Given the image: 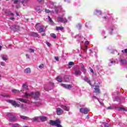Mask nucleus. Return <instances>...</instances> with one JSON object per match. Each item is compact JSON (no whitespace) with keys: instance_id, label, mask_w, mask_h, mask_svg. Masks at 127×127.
Wrapping results in <instances>:
<instances>
[{"instance_id":"f257e3e1","label":"nucleus","mask_w":127,"mask_h":127,"mask_svg":"<svg viewBox=\"0 0 127 127\" xmlns=\"http://www.w3.org/2000/svg\"><path fill=\"white\" fill-rule=\"evenodd\" d=\"M29 96L30 97H32L34 100H38V99H39V97H40V92L39 91H37L35 93L32 92L29 93Z\"/></svg>"},{"instance_id":"f03ea898","label":"nucleus","mask_w":127,"mask_h":127,"mask_svg":"<svg viewBox=\"0 0 127 127\" xmlns=\"http://www.w3.org/2000/svg\"><path fill=\"white\" fill-rule=\"evenodd\" d=\"M6 101L7 102V103H9V104H11L15 108H16V107H17L18 108H19V107H20V105H19V104L16 103V101H15L14 100H7Z\"/></svg>"},{"instance_id":"7ed1b4c3","label":"nucleus","mask_w":127,"mask_h":127,"mask_svg":"<svg viewBox=\"0 0 127 127\" xmlns=\"http://www.w3.org/2000/svg\"><path fill=\"white\" fill-rule=\"evenodd\" d=\"M58 22H63V23H66L67 22L68 20L66 18H64L62 17H58Z\"/></svg>"},{"instance_id":"20e7f679","label":"nucleus","mask_w":127,"mask_h":127,"mask_svg":"<svg viewBox=\"0 0 127 127\" xmlns=\"http://www.w3.org/2000/svg\"><path fill=\"white\" fill-rule=\"evenodd\" d=\"M79 112L80 113H82V114H84V115H87V114H88V112H90V110H89L88 108H80L79 109Z\"/></svg>"},{"instance_id":"39448f33","label":"nucleus","mask_w":127,"mask_h":127,"mask_svg":"<svg viewBox=\"0 0 127 127\" xmlns=\"http://www.w3.org/2000/svg\"><path fill=\"white\" fill-rule=\"evenodd\" d=\"M56 113L58 116H61V115H63V114H64V111L62 109L58 108H57Z\"/></svg>"},{"instance_id":"423d86ee","label":"nucleus","mask_w":127,"mask_h":127,"mask_svg":"<svg viewBox=\"0 0 127 127\" xmlns=\"http://www.w3.org/2000/svg\"><path fill=\"white\" fill-rule=\"evenodd\" d=\"M18 2L19 3H21L22 4L24 3H26V1L25 0H15L14 1V3L15 4Z\"/></svg>"},{"instance_id":"0eeeda50","label":"nucleus","mask_w":127,"mask_h":127,"mask_svg":"<svg viewBox=\"0 0 127 127\" xmlns=\"http://www.w3.org/2000/svg\"><path fill=\"white\" fill-rule=\"evenodd\" d=\"M82 74V72H81V70H80V69H76L74 72V75L75 76H81Z\"/></svg>"},{"instance_id":"6e6552de","label":"nucleus","mask_w":127,"mask_h":127,"mask_svg":"<svg viewBox=\"0 0 127 127\" xmlns=\"http://www.w3.org/2000/svg\"><path fill=\"white\" fill-rule=\"evenodd\" d=\"M62 86L64 88H65V89H71L72 88V85L71 84L66 85L65 84H62Z\"/></svg>"},{"instance_id":"1a4fd4ad","label":"nucleus","mask_w":127,"mask_h":127,"mask_svg":"<svg viewBox=\"0 0 127 127\" xmlns=\"http://www.w3.org/2000/svg\"><path fill=\"white\" fill-rule=\"evenodd\" d=\"M94 90V93H96V94H100V86H99V85L96 86Z\"/></svg>"},{"instance_id":"9d476101","label":"nucleus","mask_w":127,"mask_h":127,"mask_svg":"<svg viewBox=\"0 0 127 127\" xmlns=\"http://www.w3.org/2000/svg\"><path fill=\"white\" fill-rule=\"evenodd\" d=\"M16 100L17 101H19L20 102H21L22 103H27V101H28L26 99H23V98H17Z\"/></svg>"},{"instance_id":"9b49d317","label":"nucleus","mask_w":127,"mask_h":127,"mask_svg":"<svg viewBox=\"0 0 127 127\" xmlns=\"http://www.w3.org/2000/svg\"><path fill=\"white\" fill-rule=\"evenodd\" d=\"M42 7H41V6H38L35 8V10H36V11L38 13L41 12V11H42Z\"/></svg>"},{"instance_id":"f8f14e48","label":"nucleus","mask_w":127,"mask_h":127,"mask_svg":"<svg viewBox=\"0 0 127 127\" xmlns=\"http://www.w3.org/2000/svg\"><path fill=\"white\" fill-rule=\"evenodd\" d=\"M39 119L41 122H46L47 121V117H40Z\"/></svg>"},{"instance_id":"ddd939ff","label":"nucleus","mask_w":127,"mask_h":127,"mask_svg":"<svg viewBox=\"0 0 127 127\" xmlns=\"http://www.w3.org/2000/svg\"><path fill=\"white\" fill-rule=\"evenodd\" d=\"M81 68L82 69V72L85 74V73L87 72V70H86V68H85V66H84V64H81Z\"/></svg>"},{"instance_id":"4468645a","label":"nucleus","mask_w":127,"mask_h":127,"mask_svg":"<svg viewBox=\"0 0 127 127\" xmlns=\"http://www.w3.org/2000/svg\"><path fill=\"white\" fill-rule=\"evenodd\" d=\"M23 89L21 90L20 92H22L24 91V90H28V86H27V85H26L25 84H23Z\"/></svg>"},{"instance_id":"2eb2a0df","label":"nucleus","mask_w":127,"mask_h":127,"mask_svg":"<svg viewBox=\"0 0 127 127\" xmlns=\"http://www.w3.org/2000/svg\"><path fill=\"white\" fill-rule=\"evenodd\" d=\"M120 62H121V63H122V64L123 65H126V64H127V60L121 59L120 60Z\"/></svg>"},{"instance_id":"dca6fc26","label":"nucleus","mask_w":127,"mask_h":127,"mask_svg":"<svg viewBox=\"0 0 127 127\" xmlns=\"http://www.w3.org/2000/svg\"><path fill=\"white\" fill-rule=\"evenodd\" d=\"M19 26H15L14 28H10V29H12V30H13L14 31H17V30H19Z\"/></svg>"},{"instance_id":"f3484780","label":"nucleus","mask_w":127,"mask_h":127,"mask_svg":"<svg viewBox=\"0 0 127 127\" xmlns=\"http://www.w3.org/2000/svg\"><path fill=\"white\" fill-rule=\"evenodd\" d=\"M61 108H62V109L64 110H65V111H66V112H69V108H68V107H67L66 106L62 105Z\"/></svg>"},{"instance_id":"a211bd4d","label":"nucleus","mask_w":127,"mask_h":127,"mask_svg":"<svg viewBox=\"0 0 127 127\" xmlns=\"http://www.w3.org/2000/svg\"><path fill=\"white\" fill-rule=\"evenodd\" d=\"M61 108H62V109L64 110H65V111H66V112H69V108H68V107H67L66 106L62 105Z\"/></svg>"},{"instance_id":"6ab92c4d","label":"nucleus","mask_w":127,"mask_h":127,"mask_svg":"<svg viewBox=\"0 0 127 127\" xmlns=\"http://www.w3.org/2000/svg\"><path fill=\"white\" fill-rule=\"evenodd\" d=\"M81 49L83 50V52H87V49H88V46L85 45L84 47H81Z\"/></svg>"},{"instance_id":"aec40b11","label":"nucleus","mask_w":127,"mask_h":127,"mask_svg":"<svg viewBox=\"0 0 127 127\" xmlns=\"http://www.w3.org/2000/svg\"><path fill=\"white\" fill-rule=\"evenodd\" d=\"M84 81H85V82H87V83H88V84H91V81L89 80V79L87 77H85L84 78Z\"/></svg>"},{"instance_id":"412c9836","label":"nucleus","mask_w":127,"mask_h":127,"mask_svg":"<svg viewBox=\"0 0 127 127\" xmlns=\"http://www.w3.org/2000/svg\"><path fill=\"white\" fill-rule=\"evenodd\" d=\"M31 72V70H30V68H27L24 70V73H29Z\"/></svg>"},{"instance_id":"4be33fe9","label":"nucleus","mask_w":127,"mask_h":127,"mask_svg":"<svg viewBox=\"0 0 127 127\" xmlns=\"http://www.w3.org/2000/svg\"><path fill=\"white\" fill-rule=\"evenodd\" d=\"M1 57L4 61H6V60H7V59H6V56L4 55H1Z\"/></svg>"},{"instance_id":"5701e85b","label":"nucleus","mask_w":127,"mask_h":127,"mask_svg":"<svg viewBox=\"0 0 127 127\" xmlns=\"http://www.w3.org/2000/svg\"><path fill=\"white\" fill-rule=\"evenodd\" d=\"M20 117L22 120H28V119H29V117H27L26 116H20Z\"/></svg>"},{"instance_id":"b1692460","label":"nucleus","mask_w":127,"mask_h":127,"mask_svg":"<svg viewBox=\"0 0 127 127\" xmlns=\"http://www.w3.org/2000/svg\"><path fill=\"white\" fill-rule=\"evenodd\" d=\"M56 30L58 31V30H64V28H63V27H60V26H57L56 27Z\"/></svg>"},{"instance_id":"393cba45","label":"nucleus","mask_w":127,"mask_h":127,"mask_svg":"<svg viewBox=\"0 0 127 127\" xmlns=\"http://www.w3.org/2000/svg\"><path fill=\"white\" fill-rule=\"evenodd\" d=\"M10 121L11 122H15V121H16V118H15V117L13 116L12 117H11L10 118Z\"/></svg>"},{"instance_id":"a878e982","label":"nucleus","mask_w":127,"mask_h":127,"mask_svg":"<svg viewBox=\"0 0 127 127\" xmlns=\"http://www.w3.org/2000/svg\"><path fill=\"white\" fill-rule=\"evenodd\" d=\"M57 81H58V82H59L60 83H61V82H62L63 80L61 77L58 76L57 77Z\"/></svg>"},{"instance_id":"bb28decb","label":"nucleus","mask_w":127,"mask_h":127,"mask_svg":"<svg viewBox=\"0 0 127 127\" xmlns=\"http://www.w3.org/2000/svg\"><path fill=\"white\" fill-rule=\"evenodd\" d=\"M43 26H40V32H44V30L43 29Z\"/></svg>"},{"instance_id":"cd10ccee","label":"nucleus","mask_w":127,"mask_h":127,"mask_svg":"<svg viewBox=\"0 0 127 127\" xmlns=\"http://www.w3.org/2000/svg\"><path fill=\"white\" fill-rule=\"evenodd\" d=\"M40 26H43L42 25H41V24L40 23H38L36 24L35 27L37 28H40Z\"/></svg>"},{"instance_id":"c85d7f7f","label":"nucleus","mask_w":127,"mask_h":127,"mask_svg":"<svg viewBox=\"0 0 127 127\" xmlns=\"http://www.w3.org/2000/svg\"><path fill=\"white\" fill-rule=\"evenodd\" d=\"M50 35L51 37L54 38V39H56V38H57V37L56 36V35H55V34H51Z\"/></svg>"},{"instance_id":"c756f323","label":"nucleus","mask_w":127,"mask_h":127,"mask_svg":"<svg viewBox=\"0 0 127 127\" xmlns=\"http://www.w3.org/2000/svg\"><path fill=\"white\" fill-rule=\"evenodd\" d=\"M45 12L47 13H50V12H53V11H50L49 9H45Z\"/></svg>"},{"instance_id":"7c9ffc66","label":"nucleus","mask_w":127,"mask_h":127,"mask_svg":"<svg viewBox=\"0 0 127 127\" xmlns=\"http://www.w3.org/2000/svg\"><path fill=\"white\" fill-rule=\"evenodd\" d=\"M68 65L69 66H73L75 65V63H74V62H70L69 63H68Z\"/></svg>"},{"instance_id":"2f4dec72","label":"nucleus","mask_w":127,"mask_h":127,"mask_svg":"<svg viewBox=\"0 0 127 127\" xmlns=\"http://www.w3.org/2000/svg\"><path fill=\"white\" fill-rule=\"evenodd\" d=\"M12 93H19V90H17L16 89H13L12 90Z\"/></svg>"},{"instance_id":"473e14b6","label":"nucleus","mask_w":127,"mask_h":127,"mask_svg":"<svg viewBox=\"0 0 127 127\" xmlns=\"http://www.w3.org/2000/svg\"><path fill=\"white\" fill-rule=\"evenodd\" d=\"M119 111H124L125 112H127V109L121 107L119 109Z\"/></svg>"},{"instance_id":"72a5a7b5","label":"nucleus","mask_w":127,"mask_h":127,"mask_svg":"<svg viewBox=\"0 0 127 127\" xmlns=\"http://www.w3.org/2000/svg\"><path fill=\"white\" fill-rule=\"evenodd\" d=\"M103 125L104 127H109V124L108 123H103Z\"/></svg>"},{"instance_id":"f704fd0d","label":"nucleus","mask_w":127,"mask_h":127,"mask_svg":"<svg viewBox=\"0 0 127 127\" xmlns=\"http://www.w3.org/2000/svg\"><path fill=\"white\" fill-rule=\"evenodd\" d=\"M29 52L30 53H34V50L33 49H29Z\"/></svg>"},{"instance_id":"c9c22d12","label":"nucleus","mask_w":127,"mask_h":127,"mask_svg":"<svg viewBox=\"0 0 127 127\" xmlns=\"http://www.w3.org/2000/svg\"><path fill=\"white\" fill-rule=\"evenodd\" d=\"M1 96H2V97H3L4 98L6 97V98H8V97H9V95L8 94H1Z\"/></svg>"},{"instance_id":"e433bc0d","label":"nucleus","mask_w":127,"mask_h":127,"mask_svg":"<svg viewBox=\"0 0 127 127\" xmlns=\"http://www.w3.org/2000/svg\"><path fill=\"white\" fill-rule=\"evenodd\" d=\"M12 127H20L19 125L17 124H15L14 125H13Z\"/></svg>"},{"instance_id":"4c0bfd02","label":"nucleus","mask_w":127,"mask_h":127,"mask_svg":"<svg viewBox=\"0 0 127 127\" xmlns=\"http://www.w3.org/2000/svg\"><path fill=\"white\" fill-rule=\"evenodd\" d=\"M44 67V64H41L39 66V68H40L41 69H42V68Z\"/></svg>"},{"instance_id":"58836bf2","label":"nucleus","mask_w":127,"mask_h":127,"mask_svg":"<svg viewBox=\"0 0 127 127\" xmlns=\"http://www.w3.org/2000/svg\"><path fill=\"white\" fill-rule=\"evenodd\" d=\"M50 22H53V21L52 20V19H51V17H50L49 16L48 17Z\"/></svg>"},{"instance_id":"ea45409f","label":"nucleus","mask_w":127,"mask_h":127,"mask_svg":"<svg viewBox=\"0 0 127 127\" xmlns=\"http://www.w3.org/2000/svg\"><path fill=\"white\" fill-rule=\"evenodd\" d=\"M37 121H38V117H36L34 119H33L34 122H37Z\"/></svg>"},{"instance_id":"a19ab883","label":"nucleus","mask_w":127,"mask_h":127,"mask_svg":"<svg viewBox=\"0 0 127 127\" xmlns=\"http://www.w3.org/2000/svg\"><path fill=\"white\" fill-rule=\"evenodd\" d=\"M46 44L48 46H49V47H50V46H51V44H50V43H48V42H47Z\"/></svg>"},{"instance_id":"79ce46f5","label":"nucleus","mask_w":127,"mask_h":127,"mask_svg":"<svg viewBox=\"0 0 127 127\" xmlns=\"http://www.w3.org/2000/svg\"><path fill=\"white\" fill-rule=\"evenodd\" d=\"M55 59L56 61H59V58L58 57H55Z\"/></svg>"},{"instance_id":"37998d69","label":"nucleus","mask_w":127,"mask_h":127,"mask_svg":"<svg viewBox=\"0 0 127 127\" xmlns=\"http://www.w3.org/2000/svg\"><path fill=\"white\" fill-rule=\"evenodd\" d=\"M90 69V71L91 73H93V74H94V70H93V69H92V68L89 67Z\"/></svg>"},{"instance_id":"c03bdc74","label":"nucleus","mask_w":127,"mask_h":127,"mask_svg":"<svg viewBox=\"0 0 127 127\" xmlns=\"http://www.w3.org/2000/svg\"><path fill=\"white\" fill-rule=\"evenodd\" d=\"M28 96H29V94H27V92H25V97H26V98H27V97H28Z\"/></svg>"},{"instance_id":"a18cd8bd","label":"nucleus","mask_w":127,"mask_h":127,"mask_svg":"<svg viewBox=\"0 0 127 127\" xmlns=\"http://www.w3.org/2000/svg\"><path fill=\"white\" fill-rule=\"evenodd\" d=\"M50 3H51V4H52V5H54V2L52 1H50Z\"/></svg>"},{"instance_id":"49530a36","label":"nucleus","mask_w":127,"mask_h":127,"mask_svg":"<svg viewBox=\"0 0 127 127\" xmlns=\"http://www.w3.org/2000/svg\"><path fill=\"white\" fill-rule=\"evenodd\" d=\"M92 98L93 99H95L96 100H99V99L96 96H93Z\"/></svg>"},{"instance_id":"de8ad7c7","label":"nucleus","mask_w":127,"mask_h":127,"mask_svg":"<svg viewBox=\"0 0 127 127\" xmlns=\"http://www.w3.org/2000/svg\"><path fill=\"white\" fill-rule=\"evenodd\" d=\"M38 1H39V2H43L44 0H38Z\"/></svg>"},{"instance_id":"09e8293b","label":"nucleus","mask_w":127,"mask_h":127,"mask_svg":"<svg viewBox=\"0 0 127 127\" xmlns=\"http://www.w3.org/2000/svg\"><path fill=\"white\" fill-rule=\"evenodd\" d=\"M113 108L111 106L107 107V110H112Z\"/></svg>"},{"instance_id":"8fccbe9b","label":"nucleus","mask_w":127,"mask_h":127,"mask_svg":"<svg viewBox=\"0 0 127 127\" xmlns=\"http://www.w3.org/2000/svg\"><path fill=\"white\" fill-rule=\"evenodd\" d=\"M26 58H29V55L26 54Z\"/></svg>"},{"instance_id":"3c124183","label":"nucleus","mask_w":127,"mask_h":127,"mask_svg":"<svg viewBox=\"0 0 127 127\" xmlns=\"http://www.w3.org/2000/svg\"><path fill=\"white\" fill-rule=\"evenodd\" d=\"M15 18L14 17H11L9 18V19H10V20H13V19H14Z\"/></svg>"},{"instance_id":"603ef678","label":"nucleus","mask_w":127,"mask_h":127,"mask_svg":"<svg viewBox=\"0 0 127 127\" xmlns=\"http://www.w3.org/2000/svg\"><path fill=\"white\" fill-rule=\"evenodd\" d=\"M111 63L112 64H113V63H116V61H112L111 62Z\"/></svg>"},{"instance_id":"864d4df0","label":"nucleus","mask_w":127,"mask_h":127,"mask_svg":"<svg viewBox=\"0 0 127 127\" xmlns=\"http://www.w3.org/2000/svg\"><path fill=\"white\" fill-rule=\"evenodd\" d=\"M16 14L17 16H19V14H18V12L17 11L16 12Z\"/></svg>"},{"instance_id":"5fc2aeb1","label":"nucleus","mask_w":127,"mask_h":127,"mask_svg":"<svg viewBox=\"0 0 127 127\" xmlns=\"http://www.w3.org/2000/svg\"><path fill=\"white\" fill-rule=\"evenodd\" d=\"M55 11L57 13V12H58V9H55Z\"/></svg>"},{"instance_id":"6e6d98bb","label":"nucleus","mask_w":127,"mask_h":127,"mask_svg":"<svg viewBox=\"0 0 127 127\" xmlns=\"http://www.w3.org/2000/svg\"><path fill=\"white\" fill-rule=\"evenodd\" d=\"M10 15H14V14H13V13H10Z\"/></svg>"},{"instance_id":"4d7b16f0","label":"nucleus","mask_w":127,"mask_h":127,"mask_svg":"<svg viewBox=\"0 0 127 127\" xmlns=\"http://www.w3.org/2000/svg\"><path fill=\"white\" fill-rule=\"evenodd\" d=\"M21 108H23V107H24L23 104H21Z\"/></svg>"},{"instance_id":"13d9d810","label":"nucleus","mask_w":127,"mask_h":127,"mask_svg":"<svg viewBox=\"0 0 127 127\" xmlns=\"http://www.w3.org/2000/svg\"><path fill=\"white\" fill-rule=\"evenodd\" d=\"M9 116H11V117H13V115L11 114H9Z\"/></svg>"},{"instance_id":"bf43d9fd","label":"nucleus","mask_w":127,"mask_h":127,"mask_svg":"<svg viewBox=\"0 0 127 127\" xmlns=\"http://www.w3.org/2000/svg\"><path fill=\"white\" fill-rule=\"evenodd\" d=\"M42 36H45V34H43Z\"/></svg>"},{"instance_id":"052dcab7","label":"nucleus","mask_w":127,"mask_h":127,"mask_svg":"<svg viewBox=\"0 0 127 127\" xmlns=\"http://www.w3.org/2000/svg\"><path fill=\"white\" fill-rule=\"evenodd\" d=\"M1 48H2L1 46L0 45V50L1 49Z\"/></svg>"},{"instance_id":"680f3d73","label":"nucleus","mask_w":127,"mask_h":127,"mask_svg":"<svg viewBox=\"0 0 127 127\" xmlns=\"http://www.w3.org/2000/svg\"><path fill=\"white\" fill-rule=\"evenodd\" d=\"M122 52H123V53H124L125 52V51L122 50Z\"/></svg>"},{"instance_id":"e2e57ef3","label":"nucleus","mask_w":127,"mask_h":127,"mask_svg":"<svg viewBox=\"0 0 127 127\" xmlns=\"http://www.w3.org/2000/svg\"><path fill=\"white\" fill-rule=\"evenodd\" d=\"M104 38H107V36H105V37H104Z\"/></svg>"},{"instance_id":"0e129e2a","label":"nucleus","mask_w":127,"mask_h":127,"mask_svg":"<svg viewBox=\"0 0 127 127\" xmlns=\"http://www.w3.org/2000/svg\"><path fill=\"white\" fill-rule=\"evenodd\" d=\"M45 90L46 91H47V90L46 89V88H45Z\"/></svg>"},{"instance_id":"69168bd1","label":"nucleus","mask_w":127,"mask_h":127,"mask_svg":"<svg viewBox=\"0 0 127 127\" xmlns=\"http://www.w3.org/2000/svg\"><path fill=\"white\" fill-rule=\"evenodd\" d=\"M113 30H114L113 29H112V31H113Z\"/></svg>"},{"instance_id":"338daca9","label":"nucleus","mask_w":127,"mask_h":127,"mask_svg":"<svg viewBox=\"0 0 127 127\" xmlns=\"http://www.w3.org/2000/svg\"><path fill=\"white\" fill-rule=\"evenodd\" d=\"M25 127H27V126H25Z\"/></svg>"},{"instance_id":"774afa93","label":"nucleus","mask_w":127,"mask_h":127,"mask_svg":"<svg viewBox=\"0 0 127 127\" xmlns=\"http://www.w3.org/2000/svg\"><path fill=\"white\" fill-rule=\"evenodd\" d=\"M79 56L81 57V55H79Z\"/></svg>"}]
</instances>
